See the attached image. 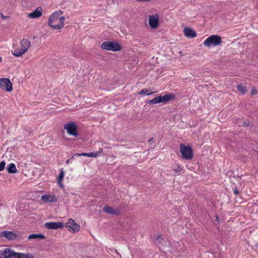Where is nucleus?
I'll return each mask as SVG.
<instances>
[{
	"label": "nucleus",
	"mask_w": 258,
	"mask_h": 258,
	"mask_svg": "<svg viewBox=\"0 0 258 258\" xmlns=\"http://www.w3.org/2000/svg\"><path fill=\"white\" fill-rule=\"evenodd\" d=\"M62 12L61 11H55L51 14L48 20V25L53 29H61L64 25L66 18L64 16H61Z\"/></svg>",
	"instance_id": "1"
},
{
	"label": "nucleus",
	"mask_w": 258,
	"mask_h": 258,
	"mask_svg": "<svg viewBox=\"0 0 258 258\" xmlns=\"http://www.w3.org/2000/svg\"><path fill=\"white\" fill-rule=\"evenodd\" d=\"M0 258H34V257L31 253L17 252L10 248H5L0 250Z\"/></svg>",
	"instance_id": "2"
},
{
	"label": "nucleus",
	"mask_w": 258,
	"mask_h": 258,
	"mask_svg": "<svg viewBox=\"0 0 258 258\" xmlns=\"http://www.w3.org/2000/svg\"><path fill=\"white\" fill-rule=\"evenodd\" d=\"M30 41L27 39H23L20 42L19 46L12 51V54L16 57H20L25 54L30 46Z\"/></svg>",
	"instance_id": "3"
},
{
	"label": "nucleus",
	"mask_w": 258,
	"mask_h": 258,
	"mask_svg": "<svg viewBox=\"0 0 258 258\" xmlns=\"http://www.w3.org/2000/svg\"><path fill=\"white\" fill-rule=\"evenodd\" d=\"M175 96L173 94L165 95L163 96L161 95L157 96L151 100H148L146 102L148 104H157L159 103H166L171 100L174 99Z\"/></svg>",
	"instance_id": "4"
},
{
	"label": "nucleus",
	"mask_w": 258,
	"mask_h": 258,
	"mask_svg": "<svg viewBox=\"0 0 258 258\" xmlns=\"http://www.w3.org/2000/svg\"><path fill=\"white\" fill-rule=\"evenodd\" d=\"M222 40L221 37L216 35H213L208 37L204 42L203 45L205 46L210 47L212 45L216 46L221 45Z\"/></svg>",
	"instance_id": "5"
},
{
	"label": "nucleus",
	"mask_w": 258,
	"mask_h": 258,
	"mask_svg": "<svg viewBox=\"0 0 258 258\" xmlns=\"http://www.w3.org/2000/svg\"><path fill=\"white\" fill-rule=\"evenodd\" d=\"M101 47L103 49L108 51H118L121 50V45L116 41H105L101 45Z\"/></svg>",
	"instance_id": "6"
},
{
	"label": "nucleus",
	"mask_w": 258,
	"mask_h": 258,
	"mask_svg": "<svg viewBox=\"0 0 258 258\" xmlns=\"http://www.w3.org/2000/svg\"><path fill=\"white\" fill-rule=\"evenodd\" d=\"M180 152L184 159L191 160L193 158V150L190 146H180Z\"/></svg>",
	"instance_id": "7"
},
{
	"label": "nucleus",
	"mask_w": 258,
	"mask_h": 258,
	"mask_svg": "<svg viewBox=\"0 0 258 258\" xmlns=\"http://www.w3.org/2000/svg\"><path fill=\"white\" fill-rule=\"evenodd\" d=\"M0 88L6 92H11L13 90L12 83L8 78H1Z\"/></svg>",
	"instance_id": "8"
},
{
	"label": "nucleus",
	"mask_w": 258,
	"mask_h": 258,
	"mask_svg": "<svg viewBox=\"0 0 258 258\" xmlns=\"http://www.w3.org/2000/svg\"><path fill=\"white\" fill-rule=\"evenodd\" d=\"M63 127L64 130H67L68 134L70 135L75 137L78 136L77 126L75 122L68 123L64 125Z\"/></svg>",
	"instance_id": "9"
},
{
	"label": "nucleus",
	"mask_w": 258,
	"mask_h": 258,
	"mask_svg": "<svg viewBox=\"0 0 258 258\" xmlns=\"http://www.w3.org/2000/svg\"><path fill=\"white\" fill-rule=\"evenodd\" d=\"M149 24L151 28L155 29L158 28L159 24V15L156 14L149 16Z\"/></svg>",
	"instance_id": "10"
},
{
	"label": "nucleus",
	"mask_w": 258,
	"mask_h": 258,
	"mask_svg": "<svg viewBox=\"0 0 258 258\" xmlns=\"http://www.w3.org/2000/svg\"><path fill=\"white\" fill-rule=\"evenodd\" d=\"M103 152V149L102 148H99L98 149V151H96L95 152H92L90 153H83L81 154H78L76 153L74 154V156H87V157H94L96 158L98 156H100L101 155V154Z\"/></svg>",
	"instance_id": "11"
},
{
	"label": "nucleus",
	"mask_w": 258,
	"mask_h": 258,
	"mask_svg": "<svg viewBox=\"0 0 258 258\" xmlns=\"http://www.w3.org/2000/svg\"><path fill=\"white\" fill-rule=\"evenodd\" d=\"M66 226L70 228V231L73 232H78L80 230V226L77 224L74 220L70 219L67 223Z\"/></svg>",
	"instance_id": "12"
},
{
	"label": "nucleus",
	"mask_w": 258,
	"mask_h": 258,
	"mask_svg": "<svg viewBox=\"0 0 258 258\" xmlns=\"http://www.w3.org/2000/svg\"><path fill=\"white\" fill-rule=\"evenodd\" d=\"M46 228L49 229H57L58 228H62L63 224L62 222H47L45 224Z\"/></svg>",
	"instance_id": "13"
},
{
	"label": "nucleus",
	"mask_w": 258,
	"mask_h": 258,
	"mask_svg": "<svg viewBox=\"0 0 258 258\" xmlns=\"http://www.w3.org/2000/svg\"><path fill=\"white\" fill-rule=\"evenodd\" d=\"M42 15V9L41 7H38L34 12L27 14L29 18L36 19L40 17Z\"/></svg>",
	"instance_id": "14"
},
{
	"label": "nucleus",
	"mask_w": 258,
	"mask_h": 258,
	"mask_svg": "<svg viewBox=\"0 0 258 258\" xmlns=\"http://www.w3.org/2000/svg\"><path fill=\"white\" fill-rule=\"evenodd\" d=\"M1 237H6L9 240H13L16 238L17 235L13 232L3 231L0 234Z\"/></svg>",
	"instance_id": "15"
},
{
	"label": "nucleus",
	"mask_w": 258,
	"mask_h": 258,
	"mask_svg": "<svg viewBox=\"0 0 258 258\" xmlns=\"http://www.w3.org/2000/svg\"><path fill=\"white\" fill-rule=\"evenodd\" d=\"M41 200L45 202H56L57 201L56 197L52 195H44L41 196Z\"/></svg>",
	"instance_id": "16"
},
{
	"label": "nucleus",
	"mask_w": 258,
	"mask_h": 258,
	"mask_svg": "<svg viewBox=\"0 0 258 258\" xmlns=\"http://www.w3.org/2000/svg\"><path fill=\"white\" fill-rule=\"evenodd\" d=\"M183 32L185 36L188 38H194L197 36L196 32L189 28H185Z\"/></svg>",
	"instance_id": "17"
},
{
	"label": "nucleus",
	"mask_w": 258,
	"mask_h": 258,
	"mask_svg": "<svg viewBox=\"0 0 258 258\" xmlns=\"http://www.w3.org/2000/svg\"><path fill=\"white\" fill-rule=\"evenodd\" d=\"M103 211L107 213H109L113 215H119V212L117 210L113 209L111 207L106 206L103 208Z\"/></svg>",
	"instance_id": "18"
},
{
	"label": "nucleus",
	"mask_w": 258,
	"mask_h": 258,
	"mask_svg": "<svg viewBox=\"0 0 258 258\" xmlns=\"http://www.w3.org/2000/svg\"><path fill=\"white\" fill-rule=\"evenodd\" d=\"M7 170L10 173H15L17 172V168L14 163L9 164L7 167Z\"/></svg>",
	"instance_id": "19"
},
{
	"label": "nucleus",
	"mask_w": 258,
	"mask_h": 258,
	"mask_svg": "<svg viewBox=\"0 0 258 258\" xmlns=\"http://www.w3.org/2000/svg\"><path fill=\"white\" fill-rule=\"evenodd\" d=\"M28 239H37V238H39V239H44L45 238V236L43 234H30L29 236H28Z\"/></svg>",
	"instance_id": "20"
},
{
	"label": "nucleus",
	"mask_w": 258,
	"mask_h": 258,
	"mask_svg": "<svg viewBox=\"0 0 258 258\" xmlns=\"http://www.w3.org/2000/svg\"><path fill=\"white\" fill-rule=\"evenodd\" d=\"M237 88L238 91L243 94H245L247 91L246 88L243 85H239L237 86Z\"/></svg>",
	"instance_id": "21"
},
{
	"label": "nucleus",
	"mask_w": 258,
	"mask_h": 258,
	"mask_svg": "<svg viewBox=\"0 0 258 258\" xmlns=\"http://www.w3.org/2000/svg\"><path fill=\"white\" fill-rule=\"evenodd\" d=\"M64 173L62 170H61V171L60 173V174L58 177V178H57L58 183L60 184L61 187L63 186V184L61 182L64 177Z\"/></svg>",
	"instance_id": "22"
},
{
	"label": "nucleus",
	"mask_w": 258,
	"mask_h": 258,
	"mask_svg": "<svg viewBox=\"0 0 258 258\" xmlns=\"http://www.w3.org/2000/svg\"><path fill=\"white\" fill-rule=\"evenodd\" d=\"M154 92H151L148 89H142L141 90L140 92L139 93V94L142 95V94H145L146 95H149L152 94H153Z\"/></svg>",
	"instance_id": "23"
},
{
	"label": "nucleus",
	"mask_w": 258,
	"mask_h": 258,
	"mask_svg": "<svg viewBox=\"0 0 258 258\" xmlns=\"http://www.w3.org/2000/svg\"><path fill=\"white\" fill-rule=\"evenodd\" d=\"M163 241V238L161 237V236H158L156 239L155 240V242L156 244H159L162 243V241Z\"/></svg>",
	"instance_id": "24"
},
{
	"label": "nucleus",
	"mask_w": 258,
	"mask_h": 258,
	"mask_svg": "<svg viewBox=\"0 0 258 258\" xmlns=\"http://www.w3.org/2000/svg\"><path fill=\"white\" fill-rule=\"evenodd\" d=\"M6 163L4 161H2L0 163V171H3L5 167Z\"/></svg>",
	"instance_id": "25"
},
{
	"label": "nucleus",
	"mask_w": 258,
	"mask_h": 258,
	"mask_svg": "<svg viewBox=\"0 0 258 258\" xmlns=\"http://www.w3.org/2000/svg\"><path fill=\"white\" fill-rule=\"evenodd\" d=\"M257 90L255 88H252L251 91V94L252 95H255L257 94Z\"/></svg>",
	"instance_id": "26"
},
{
	"label": "nucleus",
	"mask_w": 258,
	"mask_h": 258,
	"mask_svg": "<svg viewBox=\"0 0 258 258\" xmlns=\"http://www.w3.org/2000/svg\"><path fill=\"white\" fill-rule=\"evenodd\" d=\"M234 193L235 195H239V191L237 189H235L234 190Z\"/></svg>",
	"instance_id": "27"
},
{
	"label": "nucleus",
	"mask_w": 258,
	"mask_h": 258,
	"mask_svg": "<svg viewBox=\"0 0 258 258\" xmlns=\"http://www.w3.org/2000/svg\"><path fill=\"white\" fill-rule=\"evenodd\" d=\"M153 140H154V139H153V138H152L151 139H150V140H149V141H148V142H149V144H152V142H153Z\"/></svg>",
	"instance_id": "28"
},
{
	"label": "nucleus",
	"mask_w": 258,
	"mask_h": 258,
	"mask_svg": "<svg viewBox=\"0 0 258 258\" xmlns=\"http://www.w3.org/2000/svg\"><path fill=\"white\" fill-rule=\"evenodd\" d=\"M137 1L138 2H146L150 1V0H137Z\"/></svg>",
	"instance_id": "29"
},
{
	"label": "nucleus",
	"mask_w": 258,
	"mask_h": 258,
	"mask_svg": "<svg viewBox=\"0 0 258 258\" xmlns=\"http://www.w3.org/2000/svg\"><path fill=\"white\" fill-rule=\"evenodd\" d=\"M70 159H68V160H67V161H66V163H67V164H69V163H70Z\"/></svg>",
	"instance_id": "30"
},
{
	"label": "nucleus",
	"mask_w": 258,
	"mask_h": 258,
	"mask_svg": "<svg viewBox=\"0 0 258 258\" xmlns=\"http://www.w3.org/2000/svg\"><path fill=\"white\" fill-rule=\"evenodd\" d=\"M216 220L218 221V220H219V217H218V216H216Z\"/></svg>",
	"instance_id": "31"
},
{
	"label": "nucleus",
	"mask_w": 258,
	"mask_h": 258,
	"mask_svg": "<svg viewBox=\"0 0 258 258\" xmlns=\"http://www.w3.org/2000/svg\"><path fill=\"white\" fill-rule=\"evenodd\" d=\"M244 124H245V125H249V123H244Z\"/></svg>",
	"instance_id": "32"
},
{
	"label": "nucleus",
	"mask_w": 258,
	"mask_h": 258,
	"mask_svg": "<svg viewBox=\"0 0 258 258\" xmlns=\"http://www.w3.org/2000/svg\"><path fill=\"white\" fill-rule=\"evenodd\" d=\"M2 58L0 56V62L2 61Z\"/></svg>",
	"instance_id": "33"
},
{
	"label": "nucleus",
	"mask_w": 258,
	"mask_h": 258,
	"mask_svg": "<svg viewBox=\"0 0 258 258\" xmlns=\"http://www.w3.org/2000/svg\"><path fill=\"white\" fill-rule=\"evenodd\" d=\"M179 145L182 146V145H183V144H180Z\"/></svg>",
	"instance_id": "34"
},
{
	"label": "nucleus",
	"mask_w": 258,
	"mask_h": 258,
	"mask_svg": "<svg viewBox=\"0 0 258 258\" xmlns=\"http://www.w3.org/2000/svg\"><path fill=\"white\" fill-rule=\"evenodd\" d=\"M2 17H3V18H4V17L3 14H2Z\"/></svg>",
	"instance_id": "35"
}]
</instances>
